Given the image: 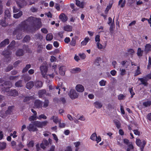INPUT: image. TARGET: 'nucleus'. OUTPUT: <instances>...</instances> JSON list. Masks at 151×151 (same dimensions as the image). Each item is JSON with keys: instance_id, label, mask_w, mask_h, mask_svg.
<instances>
[{"instance_id": "obj_64", "label": "nucleus", "mask_w": 151, "mask_h": 151, "mask_svg": "<svg viewBox=\"0 0 151 151\" xmlns=\"http://www.w3.org/2000/svg\"><path fill=\"white\" fill-rule=\"evenodd\" d=\"M52 45L50 44H48L46 46V48L48 50H50L52 49Z\"/></svg>"}, {"instance_id": "obj_21", "label": "nucleus", "mask_w": 151, "mask_h": 151, "mask_svg": "<svg viewBox=\"0 0 151 151\" xmlns=\"http://www.w3.org/2000/svg\"><path fill=\"white\" fill-rule=\"evenodd\" d=\"M24 54V51L22 49H19L16 52V54L17 56H22Z\"/></svg>"}, {"instance_id": "obj_26", "label": "nucleus", "mask_w": 151, "mask_h": 151, "mask_svg": "<svg viewBox=\"0 0 151 151\" xmlns=\"http://www.w3.org/2000/svg\"><path fill=\"white\" fill-rule=\"evenodd\" d=\"M22 77L24 79L25 82L28 81L31 79V77L27 74L23 75Z\"/></svg>"}, {"instance_id": "obj_5", "label": "nucleus", "mask_w": 151, "mask_h": 151, "mask_svg": "<svg viewBox=\"0 0 151 151\" xmlns=\"http://www.w3.org/2000/svg\"><path fill=\"white\" fill-rule=\"evenodd\" d=\"M12 83L11 82L9 81H5L3 84L2 85V86L5 85L7 86L6 88L5 87H4V89H3V91H4V92H8L9 91V88L10 87H9L11 85Z\"/></svg>"}, {"instance_id": "obj_20", "label": "nucleus", "mask_w": 151, "mask_h": 151, "mask_svg": "<svg viewBox=\"0 0 151 151\" xmlns=\"http://www.w3.org/2000/svg\"><path fill=\"white\" fill-rule=\"evenodd\" d=\"M43 83L42 82L40 81H37L34 82V86L37 88L41 87L42 86Z\"/></svg>"}, {"instance_id": "obj_59", "label": "nucleus", "mask_w": 151, "mask_h": 151, "mask_svg": "<svg viewBox=\"0 0 151 151\" xmlns=\"http://www.w3.org/2000/svg\"><path fill=\"white\" fill-rule=\"evenodd\" d=\"M134 148V147L132 144H130L129 145L127 149V151H131V150H133Z\"/></svg>"}, {"instance_id": "obj_42", "label": "nucleus", "mask_w": 151, "mask_h": 151, "mask_svg": "<svg viewBox=\"0 0 151 151\" xmlns=\"http://www.w3.org/2000/svg\"><path fill=\"white\" fill-rule=\"evenodd\" d=\"M143 51L141 50V48H138L137 51V55L139 56H142V55Z\"/></svg>"}, {"instance_id": "obj_27", "label": "nucleus", "mask_w": 151, "mask_h": 151, "mask_svg": "<svg viewBox=\"0 0 151 151\" xmlns=\"http://www.w3.org/2000/svg\"><path fill=\"white\" fill-rule=\"evenodd\" d=\"M94 105L96 108L100 109L101 108L102 106V105L101 103L98 101L95 102L94 103Z\"/></svg>"}, {"instance_id": "obj_63", "label": "nucleus", "mask_w": 151, "mask_h": 151, "mask_svg": "<svg viewBox=\"0 0 151 151\" xmlns=\"http://www.w3.org/2000/svg\"><path fill=\"white\" fill-rule=\"evenodd\" d=\"M37 10L38 9L37 8L34 7H32L30 9V10L32 12H36L37 11Z\"/></svg>"}, {"instance_id": "obj_29", "label": "nucleus", "mask_w": 151, "mask_h": 151, "mask_svg": "<svg viewBox=\"0 0 151 151\" xmlns=\"http://www.w3.org/2000/svg\"><path fill=\"white\" fill-rule=\"evenodd\" d=\"M101 59L100 57H97L94 62V64L97 66L100 65V62L101 61Z\"/></svg>"}, {"instance_id": "obj_46", "label": "nucleus", "mask_w": 151, "mask_h": 151, "mask_svg": "<svg viewBox=\"0 0 151 151\" xmlns=\"http://www.w3.org/2000/svg\"><path fill=\"white\" fill-rule=\"evenodd\" d=\"M22 80H19L15 83V86L17 87H21L22 86Z\"/></svg>"}, {"instance_id": "obj_15", "label": "nucleus", "mask_w": 151, "mask_h": 151, "mask_svg": "<svg viewBox=\"0 0 151 151\" xmlns=\"http://www.w3.org/2000/svg\"><path fill=\"white\" fill-rule=\"evenodd\" d=\"M76 4L78 6L82 9L84 7L85 3L83 1L81 2L79 0H76Z\"/></svg>"}, {"instance_id": "obj_35", "label": "nucleus", "mask_w": 151, "mask_h": 151, "mask_svg": "<svg viewBox=\"0 0 151 151\" xmlns=\"http://www.w3.org/2000/svg\"><path fill=\"white\" fill-rule=\"evenodd\" d=\"M31 37L29 35H26L22 40V42L23 43L27 42L29 41Z\"/></svg>"}, {"instance_id": "obj_16", "label": "nucleus", "mask_w": 151, "mask_h": 151, "mask_svg": "<svg viewBox=\"0 0 151 151\" xmlns=\"http://www.w3.org/2000/svg\"><path fill=\"white\" fill-rule=\"evenodd\" d=\"M76 89L78 92H81L84 90L83 86L81 85H77L76 86Z\"/></svg>"}, {"instance_id": "obj_36", "label": "nucleus", "mask_w": 151, "mask_h": 151, "mask_svg": "<svg viewBox=\"0 0 151 151\" xmlns=\"http://www.w3.org/2000/svg\"><path fill=\"white\" fill-rule=\"evenodd\" d=\"M143 106L145 107L150 106L151 105V101H147L143 103Z\"/></svg>"}, {"instance_id": "obj_10", "label": "nucleus", "mask_w": 151, "mask_h": 151, "mask_svg": "<svg viewBox=\"0 0 151 151\" xmlns=\"http://www.w3.org/2000/svg\"><path fill=\"white\" fill-rule=\"evenodd\" d=\"M16 3L18 6L20 8L23 7L26 5L25 0H16Z\"/></svg>"}, {"instance_id": "obj_40", "label": "nucleus", "mask_w": 151, "mask_h": 151, "mask_svg": "<svg viewBox=\"0 0 151 151\" xmlns=\"http://www.w3.org/2000/svg\"><path fill=\"white\" fill-rule=\"evenodd\" d=\"M64 66H62L60 67L59 69V73L61 75L63 76L65 74V71L63 70Z\"/></svg>"}, {"instance_id": "obj_47", "label": "nucleus", "mask_w": 151, "mask_h": 151, "mask_svg": "<svg viewBox=\"0 0 151 151\" xmlns=\"http://www.w3.org/2000/svg\"><path fill=\"white\" fill-rule=\"evenodd\" d=\"M76 41L75 39L73 38L72 39L71 41L70 42V44L73 46H75L76 45Z\"/></svg>"}, {"instance_id": "obj_22", "label": "nucleus", "mask_w": 151, "mask_h": 151, "mask_svg": "<svg viewBox=\"0 0 151 151\" xmlns=\"http://www.w3.org/2000/svg\"><path fill=\"white\" fill-rule=\"evenodd\" d=\"M113 122L114 123L116 128L119 129L121 128V124L120 122L117 119H114L113 120Z\"/></svg>"}, {"instance_id": "obj_58", "label": "nucleus", "mask_w": 151, "mask_h": 151, "mask_svg": "<svg viewBox=\"0 0 151 151\" xmlns=\"http://www.w3.org/2000/svg\"><path fill=\"white\" fill-rule=\"evenodd\" d=\"M106 81L104 80H102L99 82V83L100 86H104L106 85Z\"/></svg>"}, {"instance_id": "obj_19", "label": "nucleus", "mask_w": 151, "mask_h": 151, "mask_svg": "<svg viewBox=\"0 0 151 151\" xmlns=\"http://www.w3.org/2000/svg\"><path fill=\"white\" fill-rule=\"evenodd\" d=\"M34 86V82L32 81H30L28 82L26 85V87L29 89L32 88Z\"/></svg>"}, {"instance_id": "obj_60", "label": "nucleus", "mask_w": 151, "mask_h": 151, "mask_svg": "<svg viewBox=\"0 0 151 151\" xmlns=\"http://www.w3.org/2000/svg\"><path fill=\"white\" fill-rule=\"evenodd\" d=\"M34 145V142L33 141H31L29 142L27 144V146L29 147H33Z\"/></svg>"}, {"instance_id": "obj_9", "label": "nucleus", "mask_w": 151, "mask_h": 151, "mask_svg": "<svg viewBox=\"0 0 151 151\" xmlns=\"http://www.w3.org/2000/svg\"><path fill=\"white\" fill-rule=\"evenodd\" d=\"M37 18H35L33 17H30L28 18L25 20L26 22H28L29 24H35V22H36Z\"/></svg>"}, {"instance_id": "obj_34", "label": "nucleus", "mask_w": 151, "mask_h": 151, "mask_svg": "<svg viewBox=\"0 0 151 151\" xmlns=\"http://www.w3.org/2000/svg\"><path fill=\"white\" fill-rule=\"evenodd\" d=\"M141 74V72L140 71V67L139 66H138L137 69L136 70L134 74V76H136Z\"/></svg>"}, {"instance_id": "obj_31", "label": "nucleus", "mask_w": 151, "mask_h": 151, "mask_svg": "<svg viewBox=\"0 0 151 151\" xmlns=\"http://www.w3.org/2000/svg\"><path fill=\"white\" fill-rule=\"evenodd\" d=\"M22 12L20 11L18 13L14 14L13 17L16 19H18L21 17L22 15Z\"/></svg>"}, {"instance_id": "obj_6", "label": "nucleus", "mask_w": 151, "mask_h": 151, "mask_svg": "<svg viewBox=\"0 0 151 151\" xmlns=\"http://www.w3.org/2000/svg\"><path fill=\"white\" fill-rule=\"evenodd\" d=\"M43 102L39 100H36L34 103L35 107L38 109L42 108V106Z\"/></svg>"}, {"instance_id": "obj_55", "label": "nucleus", "mask_w": 151, "mask_h": 151, "mask_svg": "<svg viewBox=\"0 0 151 151\" xmlns=\"http://www.w3.org/2000/svg\"><path fill=\"white\" fill-rule=\"evenodd\" d=\"M125 97V96L122 94H120L118 96V99L120 100L124 99Z\"/></svg>"}, {"instance_id": "obj_49", "label": "nucleus", "mask_w": 151, "mask_h": 151, "mask_svg": "<svg viewBox=\"0 0 151 151\" xmlns=\"http://www.w3.org/2000/svg\"><path fill=\"white\" fill-rule=\"evenodd\" d=\"M49 103V101L48 100H45L44 102L43 107L44 108H46L48 106Z\"/></svg>"}, {"instance_id": "obj_62", "label": "nucleus", "mask_w": 151, "mask_h": 151, "mask_svg": "<svg viewBox=\"0 0 151 151\" xmlns=\"http://www.w3.org/2000/svg\"><path fill=\"white\" fill-rule=\"evenodd\" d=\"M79 55L82 59H84L86 57V55L84 53H79Z\"/></svg>"}, {"instance_id": "obj_61", "label": "nucleus", "mask_w": 151, "mask_h": 151, "mask_svg": "<svg viewBox=\"0 0 151 151\" xmlns=\"http://www.w3.org/2000/svg\"><path fill=\"white\" fill-rule=\"evenodd\" d=\"M59 126L60 128H63L65 127V124L64 123H61V121H59Z\"/></svg>"}, {"instance_id": "obj_39", "label": "nucleus", "mask_w": 151, "mask_h": 151, "mask_svg": "<svg viewBox=\"0 0 151 151\" xmlns=\"http://www.w3.org/2000/svg\"><path fill=\"white\" fill-rule=\"evenodd\" d=\"M0 25L2 27H5L7 26V24L6 23V18H4L1 20H0Z\"/></svg>"}, {"instance_id": "obj_50", "label": "nucleus", "mask_w": 151, "mask_h": 151, "mask_svg": "<svg viewBox=\"0 0 151 151\" xmlns=\"http://www.w3.org/2000/svg\"><path fill=\"white\" fill-rule=\"evenodd\" d=\"M32 96H26L24 98L23 100V102H26L27 101H28L31 99H32Z\"/></svg>"}, {"instance_id": "obj_23", "label": "nucleus", "mask_w": 151, "mask_h": 151, "mask_svg": "<svg viewBox=\"0 0 151 151\" xmlns=\"http://www.w3.org/2000/svg\"><path fill=\"white\" fill-rule=\"evenodd\" d=\"M38 93L39 97L41 98L43 97L44 94H45L46 93V91L45 89H42L40 90Z\"/></svg>"}, {"instance_id": "obj_54", "label": "nucleus", "mask_w": 151, "mask_h": 151, "mask_svg": "<svg viewBox=\"0 0 151 151\" xmlns=\"http://www.w3.org/2000/svg\"><path fill=\"white\" fill-rule=\"evenodd\" d=\"M13 66L12 65H9L7 68L5 70L6 72H9L13 69Z\"/></svg>"}, {"instance_id": "obj_2", "label": "nucleus", "mask_w": 151, "mask_h": 151, "mask_svg": "<svg viewBox=\"0 0 151 151\" xmlns=\"http://www.w3.org/2000/svg\"><path fill=\"white\" fill-rule=\"evenodd\" d=\"M29 27V25L24 20L22 22L16 27L13 32V35H16L17 32L23 30L24 31L28 30Z\"/></svg>"}, {"instance_id": "obj_1", "label": "nucleus", "mask_w": 151, "mask_h": 151, "mask_svg": "<svg viewBox=\"0 0 151 151\" xmlns=\"http://www.w3.org/2000/svg\"><path fill=\"white\" fill-rule=\"evenodd\" d=\"M48 123L47 121L40 122L38 121H35L33 122V124H30L27 128L30 131L35 132L38 130L35 127V126L39 128H42L46 126Z\"/></svg>"}, {"instance_id": "obj_51", "label": "nucleus", "mask_w": 151, "mask_h": 151, "mask_svg": "<svg viewBox=\"0 0 151 151\" xmlns=\"http://www.w3.org/2000/svg\"><path fill=\"white\" fill-rule=\"evenodd\" d=\"M97 137V135L95 133H93L92 134L90 137V139L93 141H95V139Z\"/></svg>"}, {"instance_id": "obj_8", "label": "nucleus", "mask_w": 151, "mask_h": 151, "mask_svg": "<svg viewBox=\"0 0 151 151\" xmlns=\"http://www.w3.org/2000/svg\"><path fill=\"white\" fill-rule=\"evenodd\" d=\"M40 68L43 77L45 78V75L47 71V67L45 66H41L40 67Z\"/></svg>"}, {"instance_id": "obj_57", "label": "nucleus", "mask_w": 151, "mask_h": 151, "mask_svg": "<svg viewBox=\"0 0 151 151\" xmlns=\"http://www.w3.org/2000/svg\"><path fill=\"white\" fill-rule=\"evenodd\" d=\"M23 48L27 52H29V51H30L28 46L25 45H23Z\"/></svg>"}, {"instance_id": "obj_43", "label": "nucleus", "mask_w": 151, "mask_h": 151, "mask_svg": "<svg viewBox=\"0 0 151 151\" xmlns=\"http://www.w3.org/2000/svg\"><path fill=\"white\" fill-rule=\"evenodd\" d=\"M112 6V4H109V5L107 6L106 8V9L104 11L105 13L106 14H108L109 10L111 8Z\"/></svg>"}, {"instance_id": "obj_37", "label": "nucleus", "mask_w": 151, "mask_h": 151, "mask_svg": "<svg viewBox=\"0 0 151 151\" xmlns=\"http://www.w3.org/2000/svg\"><path fill=\"white\" fill-rule=\"evenodd\" d=\"M31 66L30 64L27 65L23 69L22 71V73H24L27 71L28 70L31 68Z\"/></svg>"}, {"instance_id": "obj_17", "label": "nucleus", "mask_w": 151, "mask_h": 151, "mask_svg": "<svg viewBox=\"0 0 151 151\" xmlns=\"http://www.w3.org/2000/svg\"><path fill=\"white\" fill-rule=\"evenodd\" d=\"M138 80L140 81L141 83L145 86H146L147 84V82L148 81V79H147L145 77L143 78H138Z\"/></svg>"}, {"instance_id": "obj_25", "label": "nucleus", "mask_w": 151, "mask_h": 151, "mask_svg": "<svg viewBox=\"0 0 151 151\" xmlns=\"http://www.w3.org/2000/svg\"><path fill=\"white\" fill-rule=\"evenodd\" d=\"M14 107V106H10L8 107V109L5 111L6 114H9L12 111Z\"/></svg>"}, {"instance_id": "obj_38", "label": "nucleus", "mask_w": 151, "mask_h": 151, "mask_svg": "<svg viewBox=\"0 0 151 151\" xmlns=\"http://www.w3.org/2000/svg\"><path fill=\"white\" fill-rule=\"evenodd\" d=\"M22 31H20L19 32H17V33L15 35H17L16 37L17 39L20 40L22 38Z\"/></svg>"}, {"instance_id": "obj_12", "label": "nucleus", "mask_w": 151, "mask_h": 151, "mask_svg": "<svg viewBox=\"0 0 151 151\" xmlns=\"http://www.w3.org/2000/svg\"><path fill=\"white\" fill-rule=\"evenodd\" d=\"M34 24V27L35 30H37L42 27V24L41 21H38L35 22Z\"/></svg>"}, {"instance_id": "obj_28", "label": "nucleus", "mask_w": 151, "mask_h": 151, "mask_svg": "<svg viewBox=\"0 0 151 151\" xmlns=\"http://www.w3.org/2000/svg\"><path fill=\"white\" fill-rule=\"evenodd\" d=\"M4 18L6 19V18H9L11 16V14L9 9H6L5 10L4 12Z\"/></svg>"}, {"instance_id": "obj_33", "label": "nucleus", "mask_w": 151, "mask_h": 151, "mask_svg": "<svg viewBox=\"0 0 151 151\" xmlns=\"http://www.w3.org/2000/svg\"><path fill=\"white\" fill-rule=\"evenodd\" d=\"M125 0L123 1V0H120L119 2L118 5H120L121 8H123L125 6Z\"/></svg>"}, {"instance_id": "obj_30", "label": "nucleus", "mask_w": 151, "mask_h": 151, "mask_svg": "<svg viewBox=\"0 0 151 151\" xmlns=\"http://www.w3.org/2000/svg\"><path fill=\"white\" fill-rule=\"evenodd\" d=\"M15 44V41L14 40H12L10 44L7 46V48L10 49L11 50H12L14 47Z\"/></svg>"}, {"instance_id": "obj_32", "label": "nucleus", "mask_w": 151, "mask_h": 151, "mask_svg": "<svg viewBox=\"0 0 151 151\" xmlns=\"http://www.w3.org/2000/svg\"><path fill=\"white\" fill-rule=\"evenodd\" d=\"M53 36L52 33L48 34L46 36V40L47 41H51L53 39Z\"/></svg>"}, {"instance_id": "obj_11", "label": "nucleus", "mask_w": 151, "mask_h": 151, "mask_svg": "<svg viewBox=\"0 0 151 151\" xmlns=\"http://www.w3.org/2000/svg\"><path fill=\"white\" fill-rule=\"evenodd\" d=\"M59 18L63 22H66L68 19L67 17L64 13H61L60 14Z\"/></svg>"}, {"instance_id": "obj_14", "label": "nucleus", "mask_w": 151, "mask_h": 151, "mask_svg": "<svg viewBox=\"0 0 151 151\" xmlns=\"http://www.w3.org/2000/svg\"><path fill=\"white\" fill-rule=\"evenodd\" d=\"M8 93L9 95L14 96H16L18 95V91L15 89H11Z\"/></svg>"}, {"instance_id": "obj_4", "label": "nucleus", "mask_w": 151, "mask_h": 151, "mask_svg": "<svg viewBox=\"0 0 151 151\" xmlns=\"http://www.w3.org/2000/svg\"><path fill=\"white\" fill-rule=\"evenodd\" d=\"M68 95L72 99H74L77 98L78 97V94L76 91L73 89H70Z\"/></svg>"}, {"instance_id": "obj_44", "label": "nucleus", "mask_w": 151, "mask_h": 151, "mask_svg": "<svg viewBox=\"0 0 151 151\" xmlns=\"http://www.w3.org/2000/svg\"><path fill=\"white\" fill-rule=\"evenodd\" d=\"M6 144L3 142L0 143V150H3L6 147Z\"/></svg>"}, {"instance_id": "obj_48", "label": "nucleus", "mask_w": 151, "mask_h": 151, "mask_svg": "<svg viewBox=\"0 0 151 151\" xmlns=\"http://www.w3.org/2000/svg\"><path fill=\"white\" fill-rule=\"evenodd\" d=\"M38 48L37 52L38 53H40L42 51V49L43 48V46L41 44L38 45Z\"/></svg>"}, {"instance_id": "obj_53", "label": "nucleus", "mask_w": 151, "mask_h": 151, "mask_svg": "<svg viewBox=\"0 0 151 151\" xmlns=\"http://www.w3.org/2000/svg\"><path fill=\"white\" fill-rule=\"evenodd\" d=\"M151 68V57H149L148 59V62L147 66V68L150 69Z\"/></svg>"}, {"instance_id": "obj_7", "label": "nucleus", "mask_w": 151, "mask_h": 151, "mask_svg": "<svg viewBox=\"0 0 151 151\" xmlns=\"http://www.w3.org/2000/svg\"><path fill=\"white\" fill-rule=\"evenodd\" d=\"M11 49H8L5 50L4 51L2 52V54L6 58H9L10 57V55H11L12 52L11 51Z\"/></svg>"}, {"instance_id": "obj_13", "label": "nucleus", "mask_w": 151, "mask_h": 151, "mask_svg": "<svg viewBox=\"0 0 151 151\" xmlns=\"http://www.w3.org/2000/svg\"><path fill=\"white\" fill-rule=\"evenodd\" d=\"M9 39H5L0 43V47H4L6 45L9 44Z\"/></svg>"}, {"instance_id": "obj_45", "label": "nucleus", "mask_w": 151, "mask_h": 151, "mask_svg": "<svg viewBox=\"0 0 151 151\" xmlns=\"http://www.w3.org/2000/svg\"><path fill=\"white\" fill-rule=\"evenodd\" d=\"M129 91L131 95L130 97L131 98H132L134 96L135 94V93H134L133 89V87H132L131 88H129Z\"/></svg>"}, {"instance_id": "obj_3", "label": "nucleus", "mask_w": 151, "mask_h": 151, "mask_svg": "<svg viewBox=\"0 0 151 151\" xmlns=\"http://www.w3.org/2000/svg\"><path fill=\"white\" fill-rule=\"evenodd\" d=\"M136 143L140 147L141 151H143L144 147L146 144V142L145 140L142 142L139 139H136Z\"/></svg>"}, {"instance_id": "obj_52", "label": "nucleus", "mask_w": 151, "mask_h": 151, "mask_svg": "<svg viewBox=\"0 0 151 151\" xmlns=\"http://www.w3.org/2000/svg\"><path fill=\"white\" fill-rule=\"evenodd\" d=\"M37 117V116L33 115L31 116L29 118V120L31 121H34V120H36Z\"/></svg>"}, {"instance_id": "obj_41", "label": "nucleus", "mask_w": 151, "mask_h": 151, "mask_svg": "<svg viewBox=\"0 0 151 151\" xmlns=\"http://www.w3.org/2000/svg\"><path fill=\"white\" fill-rule=\"evenodd\" d=\"M72 27L69 25H67L64 27V29L65 31L70 32L72 31Z\"/></svg>"}, {"instance_id": "obj_56", "label": "nucleus", "mask_w": 151, "mask_h": 151, "mask_svg": "<svg viewBox=\"0 0 151 151\" xmlns=\"http://www.w3.org/2000/svg\"><path fill=\"white\" fill-rule=\"evenodd\" d=\"M37 118L40 120L41 119H45L47 118V117L44 114H42L39 115V116Z\"/></svg>"}, {"instance_id": "obj_18", "label": "nucleus", "mask_w": 151, "mask_h": 151, "mask_svg": "<svg viewBox=\"0 0 151 151\" xmlns=\"http://www.w3.org/2000/svg\"><path fill=\"white\" fill-rule=\"evenodd\" d=\"M151 51V45L150 44H147L145 46L144 51L146 53H148Z\"/></svg>"}, {"instance_id": "obj_24", "label": "nucleus", "mask_w": 151, "mask_h": 151, "mask_svg": "<svg viewBox=\"0 0 151 151\" xmlns=\"http://www.w3.org/2000/svg\"><path fill=\"white\" fill-rule=\"evenodd\" d=\"M89 40L90 39L88 37H85L84 40L81 42V45L85 46L86 45Z\"/></svg>"}]
</instances>
